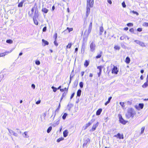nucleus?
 <instances>
[{
	"label": "nucleus",
	"instance_id": "51",
	"mask_svg": "<svg viewBox=\"0 0 148 148\" xmlns=\"http://www.w3.org/2000/svg\"><path fill=\"white\" fill-rule=\"evenodd\" d=\"M35 63L36 65H39L40 64V62L39 60H36L35 61Z\"/></svg>",
	"mask_w": 148,
	"mask_h": 148
},
{
	"label": "nucleus",
	"instance_id": "33",
	"mask_svg": "<svg viewBox=\"0 0 148 148\" xmlns=\"http://www.w3.org/2000/svg\"><path fill=\"white\" fill-rule=\"evenodd\" d=\"M138 106L141 109H142L144 107V104L142 103H140L139 104Z\"/></svg>",
	"mask_w": 148,
	"mask_h": 148
},
{
	"label": "nucleus",
	"instance_id": "19",
	"mask_svg": "<svg viewBox=\"0 0 148 148\" xmlns=\"http://www.w3.org/2000/svg\"><path fill=\"white\" fill-rule=\"evenodd\" d=\"M73 106V105L71 103H69L67 105V108L68 110L70 111L71 108Z\"/></svg>",
	"mask_w": 148,
	"mask_h": 148
},
{
	"label": "nucleus",
	"instance_id": "32",
	"mask_svg": "<svg viewBox=\"0 0 148 148\" xmlns=\"http://www.w3.org/2000/svg\"><path fill=\"white\" fill-rule=\"evenodd\" d=\"M74 76V75L73 74H72V73L71 74L70 76V81L69 84H70L71 83L72 79L73 77Z\"/></svg>",
	"mask_w": 148,
	"mask_h": 148
},
{
	"label": "nucleus",
	"instance_id": "64",
	"mask_svg": "<svg viewBox=\"0 0 148 148\" xmlns=\"http://www.w3.org/2000/svg\"><path fill=\"white\" fill-rule=\"evenodd\" d=\"M41 101L40 100H39L38 101L36 102V104H38L40 103Z\"/></svg>",
	"mask_w": 148,
	"mask_h": 148
},
{
	"label": "nucleus",
	"instance_id": "58",
	"mask_svg": "<svg viewBox=\"0 0 148 148\" xmlns=\"http://www.w3.org/2000/svg\"><path fill=\"white\" fill-rule=\"evenodd\" d=\"M95 119H92L91 121H90V122L91 123V124H92L95 121Z\"/></svg>",
	"mask_w": 148,
	"mask_h": 148
},
{
	"label": "nucleus",
	"instance_id": "21",
	"mask_svg": "<svg viewBox=\"0 0 148 148\" xmlns=\"http://www.w3.org/2000/svg\"><path fill=\"white\" fill-rule=\"evenodd\" d=\"M102 111V109L101 108L99 109L96 112V115H99L100 114Z\"/></svg>",
	"mask_w": 148,
	"mask_h": 148
},
{
	"label": "nucleus",
	"instance_id": "27",
	"mask_svg": "<svg viewBox=\"0 0 148 148\" xmlns=\"http://www.w3.org/2000/svg\"><path fill=\"white\" fill-rule=\"evenodd\" d=\"M103 54V52L102 51H101L100 53V54H98L96 56V58L97 59L100 58Z\"/></svg>",
	"mask_w": 148,
	"mask_h": 148
},
{
	"label": "nucleus",
	"instance_id": "54",
	"mask_svg": "<svg viewBox=\"0 0 148 148\" xmlns=\"http://www.w3.org/2000/svg\"><path fill=\"white\" fill-rule=\"evenodd\" d=\"M47 27L46 26L44 27L42 29V31L43 32H45L47 30Z\"/></svg>",
	"mask_w": 148,
	"mask_h": 148
},
{
	"label": "nucleus",
	"instance_id": "15",
	"mask_svg": "<svg viewBox=\"0 0 148 148\" xmlns=\"http://www.w3.org/2000/svg\"><path fill=\"white\" fill-rule=\"evenodd\" d=\"M41 11L44 13H47L49 11V10L45 8H42Z\"/></svg>",
	"mask_w": 148,
	"mask_h": 148
},
{
	"label": "nucleus",
	"instance_id": "16",
	"mask_svg": "<svg viewBox=\"0 0 148 148\" xmlns=\"http://www.w3.org/2000/svg\"><path fill=\"white\" fill-rule=\"evenodd\" d=\"M25 1V0H23L21 2L19 3L18 4V7H21L23 6V3Z\"/></svg>",
	"mask_w": 148,
	"mask_h": 148
},
{
	"label": "nucleus",
	"instance_id": "30",
	"mask_svg": "<svg viewBox=\"0 0 148 148\" xmlns=\"http://www.w3.org/2000/svg\"><path fill=\"white\" fill-rule=\"evenodd\" d=\"M42 42L44 44V46H45L46 45H47L49 44V42L48 41L45 40L44 39H42Z\"/></svg>",
	"mask_w": 148,
	"mask_h": 148
},
{
	"label": "nucleus",
	"instance_id": "9",
	"mask_svg": "<svg viewBox=\"0 0 148 148\" xmlns=\"http://www.w3.org/2000/svg\"><path fill=\"white\" fill-rule=\"evenodd\" d=\"M39 15L38 13V10L36 9L35 10V11L34 15V16L33 17V19H37V18L38 16Z\"/></svg>",
	"mask_w": 148,
	"mask_h": 148
},
{
	"label": "nucleus",
	"instance_id": "40",
	"mask_svg": "<svg viewBox=\"0 0 148 148\" xmlns=\"http://www.w3.org/2000/svg\"><path fill=\"white\" fill-rule=\"evenodd\" d=\"M114 48L116 50H119L120 49V47L119 46L117 45H115Z\"/></svg>",
	"mask_w": 148,
	"mask_h": 148
},
{
	"label": "nucleus",
	"instance_id": "35",
	"mask_svg": "<svg viewBox=\"0 0 148 148\" xmlns=\"http://www.w3.org/2000/svg\"><path fill=\"white\" fill-rule=\"evenodd\" d=\"M68 114L66 113H64L63 115L62 116V118L63 120H64L66 119V116Z\"/></svg>",
	"mask_w": 148,
	"mask_h": 148
},
{
	"label": "nucleus",
	"instance_id": "41",
	"mask_svg": "<svg viewBox=\"0 0 148 148\" xmlns=\"http://www.w3.org/2000/svg\"><path fill=\"white\" fill-rule=\"evenodd\" d=\"M64 139L62 137L60 138H59L57 140V142L59 143L60 142V141Z\"/></svg>",
	"mask_w": 148,
	"mask_h": 148
},
{
	"label": "nucleus",
	"instance_id": "36",
	"mask_svg": "<svg viewBox=\"0 0 148 148\" xmlns=\"http://www.w3.org/2000/svg\"><path fill=\"white\" fill-rule=\"evenodd\" d=\"M6 42L8 43L12 44L13 42V41L10 39H8L6 40Z\"/></svg>",
	"mask_w": 148,
	"mask_h": 148
},
{
	"label": "nucleus",
	"instance_id": "18",
	"mask_svg": "<svg viewBox=\"0 0 148 148\" xmlns=\"http://www.w3.org/2000/svg\"><path fill=\"white\" fill-rule=\"evenodd\" d=\"M89 61L88 60H86L85 62L84 63V66L86 67H87L88 65H89Z\"/></svg>",
	"mask_w": 148,
	"mask_h": 148
},
{
	"label": "nucleus",
	"instance_id": "45",
	"mask_svg": "<svg viewBox=\"0 0 148 148\" xmlns=\"http://www.w3.org/2000/svg\"><path fill=\"white\" fill-rule=\"evenodd\" d=\"M121 47L124 49H125L126 47L124 45L123 43H121Z\"/></svg>",
	"mask_w": 148,
	"mask_h": 148
},
{
	"label": "nucleus",
	"instance_id": "13",
	"mask_svg": "<svg viewBox=\"0 0 148 148\" xmlns=\"http://www.w3.org/2000/svg\"><path fill=\"white\" fill-rule=\"evenodd\" d=\"M102 66H98L97 67V69H99V72L98 73V77H100V75L102 71Z\"/></svg>",
	"mask_w": 148,
	"mask_h": 148
},
{
	"label": "nucleus",
	"instance_id": "56",
	"mask_svg": "<svg viewBox=\"0 0 148 148\" xmlns=\"http://www.w3.org/2000/svg\"><path fill=\"white\" fill-rule=\"evenodd\" d=\"M129 31L130 32L133 33L134 32V29L133 28H131L130 29Z\"/></svg>",
	"mask_w": 148,
	"mask_h": 148
},
{
	"label": "nucleus",
	"instance_id": "61",
	"mask_svg": "<svg viewBox=\"0 0 148 148\" xmlns=\"http://www.w3.org/2000/svg\"><path fill=\"white\" fill-rule=\"evenodd\" d=\"M75 95V93L74 92L73 93L72 95H71L70 97V99H71L74 97Z\"/></svg>",
	"mask_w": 148,
	"mask_h": 148
},
{
	"label": "nucleus",
	"instance_id": "11",
	"mask_svg": "<svg viewBox=\"0 0 148 148\" xmlns=\"http://www.w3.org/2000/svg\"><path fill=\"white\" fill-rule=\"evenodd\" d=\"M90 141V140L89 138H87L86 139H85L84 141V144L83 145V147H84L86 146L88 143H89Z\"/></svg>",
	"mask_w": 148,
	"mask_h": 148
},
{
	"label": "nucleus",
	"instance_id": "10",
	"mask_svg": "<svg viewBox=\"0 0 148 148\" xmlns=\"http://www.w3.org/2000/svg\"><path fill=\"white\" fill-rule=\"evenodd\" d=\"M60 107V103L57 109L55 111L53 112V114L51 117L53 116V115H54V117L53 118V120L54 119L56 115V112L58 111V110L59 109Z\"/></svg>",
	"mask_w": 148,
	"mask_h": 148
},
{
	"label": "nucleus",
	"instance_id": "26",
	"mask_svg": "<svg viewBox=\"0 0 148 148\" xmlns=\"http://www.w3.org/2000/svg\"><path fill=\"white\" fill-rule=\"evenodd\" d=\"M112 98L111 97H110L108 99V101L105 103V106H106L110 102L111 99Z\"/></svg>",
	"mask_w": 148,
	"mask_h": 148
},
{
	"label": "nucleus",
	"instance_id": "3",
	"mask_svg": "<svg viewBox=\"0 0 148 148\" xmlns=\"http://www.w3.org/2000/svg\"><path fill=\"white\" fill-rule=\"evenodd\" d=\"M90 50L91 52L94 53L96 48V45L95 43V41H93L91 43L90 42Z\"/></svg>",
	"mask_w": 148,
	"mask_h": 148
},
{
	"label": "nucleus",
	"instance_id": "46",
	"mask_svg": "<svg viewBox=\"0 0 148 148\" xmlns=\"http://www.w3.org/2000/svg\"><path fill=\"white\" fill-rule=\"evenodd\" d=\"M9 132L11 134H13V133L14 132V131H13V130H10L9 129H8Z\"/></svg>",
	"mask_w": 148,
	"mask_h": 148
},
{
	"label": "nucleus",
	"instance_id": "4",
	"mask_svg": "<svg viewBox=\"0 0 148 148\" xmlns=\"http://www.w3.org/2000/svg\"><path fill=\"white\" fill-rule=\"evenodd\" d=\"M92 22H91L89 26L88 30H86L84 32V36H85L86 37H88L89 34L90 32L92 27Z\"/></svg>",
	"mask_w": 148,
	"mask_h": 148
},
{
	"label": "nucleus",
	"instance_id": "8",
	"mask_svg": "<svg viewBox=\"0 0 148 148\" xmlns=\"http://www.w3.org/2000/svg\"><path fill=\"white\" fill-rule=\"evenodd\" d=\"M134 42H136L137 44L139 45L142 47H145V45L144 43L138 40H135Z\"/></svg>",
	"mask_w": 148,
	"mask_h": 148
},
{
	"label": "nucleus",
	"instance_id": "38",
	"mask_svg": "<svg viewBox=\"0 0 148 148\" xmlns=\"http://www.w3.org/2000/svg\"><path fill=\"white\" fill-rule=\"evenodd\" d=\"M67 93V91L66 92H64L63 94H62V96L61 99L60 101H61L63 97H64L66 95V94Z\"/></svg>",
	"mask_w": 148,
	"mask_h": 148
},
{
	"label": "nucleus",
	"instance_id": "2",
	"mask_svg": "<svg viewBox=\"0 0 148 148\" xmlns=\"http://www.w3.org/2000/svg\"><path fill=\"white\" fill-rule=\"evenodd\" d=\"M136 114L135 110L132 108H128L127 112L125 114L126 117L128 119L130 117L133 118Z\"/></svg>",
	"mask_w": 148,
	"mask_h": 148
},
{
	"label": "nucleus",
	"instance_id": "17",
	"mask_svg": "<svg viewBox=\"0 0 148 148\" xmlns=\"http://www.w3.org/2000/svg\"><path fill=\"white\" fill-rule=\"evenodd\" d=\"M31 12L30 13V12H29L28 14L29 15L30 17H32L33 12L34 11V8L33 7L31 9Z\"/></svg>",
	"mask_w": 148,
	"mask_h": 148
},
{
	"label": "nucleus",
	"instance_id": "48",
	"mask_svg": "<svg viewBox=\"0 0 148 148\" xmlns=\"http://www.w3.org/2000/svg\"><path fill=\"white\" fill-rule=\"evenodd\" d=\"M53 38H54L55 40H56L57 38V34L56 33L53 36Z\"/></svg>",
	"mask_w": 148,
	"mask_h": 148
},
{
	"label": "nucleus",
	"instance_id": "44",
	"mask_svg": "<svg viewBox=\"0 0 148 148\" xmlns=\"http://www.w3.org/2000/svg\"><path fill=\"white\" fill-rule=\"evenodd\" d=\"M145 129V127H142L140 134H142L143 133Z\"/></svg>",
	"mask_w": 148,
	"mask_h": 148
},
{
	"label": "nucleus",
	"instance_id": "60",
	"mask_svg": "<svg viewBox=\"0 0 148 148\" xmlns=\"http://www.w3.org/2000/svg\"><path fill=\"white\" fill-rule=\"evenodd\" d=\"M13 135L17 137L18 136V135L17 133L14 132L13 133Z\"/></svg>",
	"mask_w": 148,
	"mask_h": 148
},
{
	"label": "nucleus",
	"instance_id": "12",
	"mask_svg": "<svg viewBox=\"0 0 148 148\" xmlns=\"http://www.w3.org/2000/svg\"><path fill=\"white\" fill-rule=\"evenodd\" d=\"M114 137H117L119 139H123L124 138L123 136V134L121 135L120 133H118L117 135H114Z\"/></svg>",
	"mask_w": 148,
	"mask_h": 148
},
{
	"label": "nucleus",
	"instance_id": "62",
	"mask_svg": "<svg viewBox=\"0 0 148 148\" xmlns=\"http://www.w3.org/2000/svg\"><path fill=\"white\" fill-rule=\"evenodd\" d=\"M32 87L34 89L35 88V86L34 84H32L31 85Z\"/></svg>",
	"mask_w": 148,
	"mask_h": 148
},
{
	"label": "nucleus",
	"instance_id": "1",
	"mask_svg": "<svg viewBox=\"0 0 148 148\" xmlns=\"http://www.w3.org/2000/svg\"><path fill=\"white\" fill-rule=\"evenodd\" d=\"M94 3L93 0H87L86 15H89L90 11V8L93 7Z\"/></svg>",
	"mask_w": 148,
	"mask_h": 148
},
{
	"label": "nucleus",
	"instance_id": "23",
	"mask_svg": "<svg viewBox=\"0 0 148 148\" xmlns=\"http://www.w3.org/2000/svg\"><path fill=\"white\" fill-rule=\"evenodd\" d=\"M60 123L59 120L57 121L56 122H54L53 124L52 125V126L54 127L56 126L57 125H58Z\"/></svg>",
	"mask_w": 148,
	"mask_h": 148
},
{
	"label": "nucleus",
	"instance_id": "7",
	"mask_svg": "<svg viewBox=\"0 0 148 148\" xmlns=\"http://www.w3.org/2000/svg\"><path fill=\"white\" fill-rule=\"evenodd\" d=\"M99 124V122H97L96 124H94L92 126V129L90 130V131L93 132L95 131L96 130V128L98 126Z\"/></svg>",
	"mask_w": 148,
	"mask_h": 148
},
{
	"label": "nucleus",
	"instance_id": "42",
	"mask_svg": "<svg viewBox=\"0 0 148 148\" xmlns=\"http://www.w3.org/2000/svg\"><path fill=\"white\" fill-rule=\"evenodd\" d=\"M84 83L82 82H81L79 83V85L81 88H82L83 86Z\"/></svg>",
	"mask_w": 148,
	"mask_h": 148
},
{
	"label": "nucleus",
	"instance_id": "39",
	"mask_svg": "<svg viewBox=\"0 0 148 148\" xmlns=\"http://www.w3.org/2000/svg\"><path fill=\"white\" fill-rule=\"evenodd\" d=\"M51 88L53 89V91L54 92H56L57 90V88L53 86H52Z\"/></svg>",
	"mask_w": 148,
	"mask_h": 148
},
{
	"label": "nucleus",
	"instance_id": "29",
	"mask_svg": "<svg viewBox=\"0 0 148 148\" xmlns=\"http://www.w3.org/2000/svg\"><path fill=\"white\" fill-rule=\"evenodd\" d=\"M130 58L128 57H127L125 59V62L127 64H129L130 62Z\"/></svg>",
	"mask_w": 148,
	"mask_h": 148
},
{
	"label": "nucleus",
	"instance_id": "50",
	"mask_svg": "<svg viewBox=\"0 0 148 148\" xmlns=\"http://www.w3.org/2000/svg\"><path fill=\"white\" fill-rule=\"evenodd\" d=\"M127 25L129 27L133 26V23H129L127 24Z\"/></svg>",
	"mask_w": 148,
	"mask_h": 148
},
{
	"label": "nucleus",
	"instance_id": "34",
	"mask_svg": "<svg viewBox=\"0 0 148 148\" xmlns=\"http://www.w3.org/2000/svg\"><path fill=\"white\" fill-rule=\"evenodd\" d=\"M27 132H25L23 134H23L25 135V136H24V137L25 138H28L29 137L27 135Z\"/></svg>",
	"mask_w": 148,
	"mask_h": 148
},
{
	"label": "nucleus",
	"instance_id": "57",
	"mask_svg": "<svg viewBox=\"0 0 148 148\" xmlns=\"http://www.w3.org/2000/svg\"><path fill=\"white\" fill-rule=\"evenodd\" d=\"M119 104L122 107H124V103L123 102H120Z\"/></svg>",
	"mask_w": 148,
	"mask_h": 148
},
{
	"label": "nucleus",
	"instance_id": "24",
	"mask_svg": "<svg viewBox=\"0 0 148 148\" xmlns=\"http://www.w3.org/2000/svg\"><path fill=\"white\" fill-rule=\"evenodd\" d=\"M81 92L82 90L80 89H79L77 92V96L78 97H80L81 95Z\"/></svg>",
	"mask_w": 148,
	"mask_h": 148
},
{
	"label": "nucleus",
	"instance_id": "5",
	"mask_svg": "<svg viewBox=\"0 0 148 148\" xmlns=\"http://www.w3.org/2000/svg\"><path fill=\"white\" fill-rule=\"evenodd\" d=\"M118 116L119 118V121H120V123L124 125L127 122L123 119L122 116L121 114H119Z\"/></svg>",
	"mask_w": 148,
	"mask_h": 148
},
{
	"label": "nucleus",
	"instance_id": "37",
	"mask_svg": "<svg viewBox=\"0 0 148 148\" xmlns=\"http://www.w3.org/2000/svg\"><path fill=\"white\" fill-rule=\"evenodd\" d=\"M52 127L51 126L49 127L47 129V132L48 133H49L51 130H52Z\"/></svg>",
	"mask_w": 148,
	"mask_h": 148
},
{
	"label": "nucleus",
	"instance_id": "47",
	"mask_svg": "<svg viewBox=\"0 0 148 148\" xmlns=\"http://www.w3.org/2000/svg\"><path fill=\"white\" fill-rule=\"evenodd\" d=\"M67 29L69 31V32H70L72 31L73 30V28H69L68 27L67 28Z\"/></svg>",
	"mask_w": 148,
	"mask_h": 148
},
{
	"label": "nucleus",
	"instance_id": "53",
	"mask_svg": "<svg viewBox=\"0 0 148 148\" xmlns=\"http://www.w3.org/2000/svg\"><path fill=\"white\" fill-rule=\"evenodd\" d=\"M125 36H121L120 37V39L121 40H123L124 39H125Z\"/></svg>",
	"mask_w": 148,
	"mask_h": 148
},
{
	"label": "nucleus",
	"instance_id": "14",
	"mask_svg": "<svg viewBox=\"0 0 148 148\" xmlns=\"http://www.w3.org/2000/svg\"><path fill=\"white\" fill-rule=\"evenodd\" d=\"M12 51V50H11L10 51H5L4 53H0V57L4 56L10 53Z\"/></svg>",
	"mask_w": 148,
	"mask_h": 148
},
{
	"label": "nucleus",
	"instance_id": "31",
	"mask_svg": "<svg viewBox=\"0 0 148 148\" xmlns=\"http://www.w3.org/2000/svg\"><path fill=\"white\" fill-rule=\"evenodd\" d=\"M33 21L34 22V24L36 25H38V21L36 19H33Z\"/></svg>",
	"mask_w": 148,
	"mask_h": 148
},
{
	"label": "nucleus",
	"instance_id": "25",
	"mask_svg": "<svg viewBox=\"0 0 148 148\" xmlns=\"http://www.w3.org/2000/svg\"><path fill=\"white\" fill-rule=\"evenodd\" d=\"M91 123L89 122L88 123H86L84 127V130H86L87 128L91 125Z\"/></svg>",
	"mask_w": 148,
	"mask_h": 148
},
{
	"label": "nucleus",
	"instance_id": "28",
	"mask_svg": "<svg viewBox=\"0 0 148 148\" xmlns=\"http://www.w3.org/2000/svg\"><path fill=\"white\" fill-rule=\"evenodd\" d=\"M148 86V81H146V82L142 86V87L143 88H145Z\"/></svg>",
	"mask_w": 148,
	"mask_h": 148
},
{
	"label": "nucleus",
	"instance_id": "59",
	"mask_svg": "<svg viewBox=\"0 0 148 148\" xmlns=\"http://www.w3.org/2000/svg\"><path fill=\"white\" fill-rule=\"evenodd\" d=\"M132 12L134 14H136L137 15H138L139 14L136 11H134L133 10L132 11Z\"/></svg>",
	"mask_w": 148,
	"mask_h": 148
},
{
	"label": "nucleus",
	"instance_id": "20",
	"mask_svg": "<svg viewBox=\"0 0 148 148\" xmlns=\"http://www.w3.org/2000/svg\"><path fill=\"white\" fill-rule=\"evenodd\" d=\"M68 132L67 130H64L63 132V136L64 137H66L68 135Z\"/></svg>",
	"mask_w": 148,
	"mask_h": 148
},
{
	"label": "nucleus",
	"instance_id": "52",
	"mask_svg": "<svg viewBox=\"0 0 148 148\" xmlns=\"http://www.w3.org/2000/svg\"><path fill=\"white\" fill-rule=\"evenodd\" d=\"M122 6L123 8H125L126 7V5H125V2H124V1H123L122 2Z\"/></svg>",
	"mask_w": 148,
	"mask_h": 148
},
{
	"label": "nucleus",
	"instance_id": "49",
	"mask_svg": "<svg viewBox=\"0 0 148 148\" xmlns=\"http://www.w3.org/2000/svg\"><path fill=\"white\" fill-rule=\"evenodd\" d=\"M143 25L145 27H148V22H144L143 24Z\"/></svg>",
	"mask_w": 148,
	"mask_h": 148
},
{
	"label": "nucleus",
	"instance_id": "43",
	"mask_svg": "<svg viewBox=\"0 0 148 148\" xmlns=\"http://www.w3.org/2000/svg\"><path fill=\"white\" fill-rule=\"evenodd\" d=\"M72 44L71 43H69L66 46L67 48H70L71 47Z\"/></svg>",
	"mask_w": 148,
	"mask_h": 148
},
{
	"label": "nucleus",
	"instance_id": "55",
	"mask_svg": "<svg viewBox=\"0 0 148 148\" xmlns=\"http://www.w3.org/2000/svg\"><path fill=\"white\" fill-rule=\"evenodd\" d=\"M138 32H140L142 31V29L141 28H138L137 29Z\"/></svg>",
	"mask_w": 148,
	"mask_h": 148
},
{
	"label": "nucleus",
	"instance_id": "63",
	"mask_svg": "<svg viewBox=\"0 0 148 148\" xmlns=\"http://www.w3.org/2000/svg\"><path fill=\"white\" fill-rule=\"evenodd\" d=\"M54 43L56 46H57L58 45V44L56 40H55V41L54 42Z\"/></svg>",
	"mask_w": 148,
	"mask_h": 148
},
{
	"label": "nucleus",
	"instance_id": "22",
	"mask_svg": "<svg viewBox=\"0 0 148 148\" xmlns=\"http://www.w3.org/2000/svg\"><path fill=\"white\" fill-rule=\"evenodd\" d=\"M104 30L103 26H101L100 27V32L99 35H101L102 34V32H103Z\"/></svg>",
	"mask_w": 148,
	"mask_h": 148
},
{
	"label": "nucleus",
	"instance_id": "6",
	"mask_svg": "<svg viewBox=\"0 0 148 148\" xmlns=\"http://www.w3.org/2000/svg\"><path fill=\"white\" fill-rule=\"evenodd\" d=\"M113 66V68L112 69V73L117 74L119 72V70L116 66Z\"/></svg>",
	"mask_w": 148,
	"mask_h": 148
}]
</instances>
